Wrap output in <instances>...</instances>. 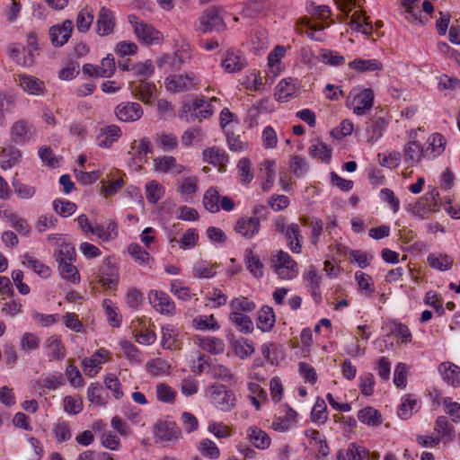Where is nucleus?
<instances>
[{
	"label": "nucleus",
	"instance_id": "1",
	"mask_svg": "<svg viewBox=\"0 0 460 460\" xmlns=\"http://www.w3.org/2000/svg\"><path fill=\"white\" fill-rule=\"evenodd\" d=\"M208 395L211 403L221 411L228 412L236 405L234 393L222 384H212L208 389Z\"/></svg>",
	"mask_w": 460,
	"mask_h": 460
},
{
	"label": "nucleus",
	"instance_id": "2",
	"mask_svg": "<svg viewBox=\"0 0 460 460\" xmlns=\"http://www.w3.org/2000/svg\"><path fill=\"white\" fill-rule=\"evenodd\" d=\"M36 134L33 124L25 119L15 120L10 127V141L15 145H24L31 142Z\"/></svg>",
	"mask_w": 460,
	"mask_h": 460
},
{
	"label": "nucleus",
	"instance_id": "3",
	"mask_svg": "<svg viewBox=\"0 0 460 460\" xmlns=\"http://www.w3.org/2000/svg\"><path fill=\"white\" fill-rule=\"evenodd\" d=\"M272 267L279 277L283 279H291L298 273L296 262L288 252L283 251H279L273 255Z\"/></svg>",
	"mask_w": 460,
	"mask_h": 460
},
{
	"label": "nucleus",
	"instance_id": "4",
	"mask_svg": "<svg viewBox=\"0 0 460 460\" xmlns=\"http://www.w3.org/2000/svg\"><path fill=\"white\" fill-rule=\"evenodd\" d=\"M196 26L197 30L204 33L213 31H223L226 29L223 18L219 15V10L216 7L205 11Z\"/></svg>",
	"mask_w": 460,
	"mask_h": 460
},
{
	"label": "nucleus",
	"instance_id": "5",
	"mask_svg": "<svg viewBox=\"0 0 460 460\" xmlns=\"http://www.w3.org/2000/svg\"><path fill=\"white\" fill-rule=\"evenodd\" d=\"M128 21L134 28L135 34L143 43L151 45L159 41L161 33L152 25L140 21L135 15H129Z\"/></svg>",
	"mask_w": 460,
	"mask_h": 460
},
{
	"label": "nucleus",
	"instance_id": "6",
	"mask_svg": "<svg viewBox=\"0 0 460 460\" xmlns=\"http://www.w3.org/2000/svg\"><path fill=\"white\" fill-rule=\"evenodd\" d=\"M195 75L193 73L185 75H172L166 78L165 87L172 93L190 91L195 88Z\"/></svg>",
	"mask_w": 460,
	"mask_h": 460
},
{
	"label": "nucleus",
	"instance_id": "7",
	"mask_svg": "<svg viewBox=\"0 0 460 460\" xmlns=\"http://www.w3.org/2000/svg\"><path fill=\"white\" fill-rule=\"evenodd\" d=\"M155 442H172L179 439L181 432L174 421H160L155 427Z\"/></svg>",
	"mask_w": 460,
	"mask_h": 460
},
{
	"label": "nucleus",
	"instance_id": "8",
	"mask_svg": "<svg viewBox=\"0 0 460 460\" xmlns=\"http://www.w3.org/2000/svg\"><path fill=\"white\" fill-rule=\"evenodd\" d=\"M117 119L123 122H135L143 116V109L137 102H124L115 108Z\"/></svg>",
	"mask_w": 460,
	"mask_h": 460
},
{
	"label": "nucleus",
	"instance_id": "9",
	"mask_svg": "<svg viewBox=\"0 0 460 460\" xmlns=\"http://www.w3.org/2000/svg\"><path fill=\"white\" fill-rule=\"evenodd\" d=\"M148 299L156 311L163 314H173L175 313L174 302L170 296L162 291L151 290Z\"/></svg>",
	"mask_w": 460,
	"mask_h": 460
},
{
	"label": "nucleus",
	"instance_id": "10",
	"mask_svg": "<svg viewBox=\"0 0 460 460\" xmlns=\"http://www.w3.org/2000/svg\"><path fill=\"white\" fill-rule=\"evenodd\" d=\"M74 28L71 20H66L61 25H53L49 28V38L55 47L64 46L71 37Z\"/></svg>",
	"mask_w": 460,
	"mask_h": 460
},
{
	"label": "nucleus",
	"instance_id": "11",
	"mask_svg": "<svg viewBox=\"0 0 460 460\" xmlns=\"http://www.w3.org/2000/svg\"><path fill=\"white\" fill-rule=\"evenodd\" d=\"M115 28V16L113 12L106 7H102L97 15L96 33L101 36L111 34Z\"/></svg>",
	"mask_w": 460,
	"mask_h": 460
},
{
	"label": "nucleus",
	"instance_id": "12",
	"mask_svg": "<svg viewBox=\"0 0 460 460\" xmlns=\"http://www.w3.org/2000/svg\"><path fill=\"white\" fill-rule=\"evenodd\" d=\"M260 219L258 217H241L237 219L234 230L242 236L251 239L260 231Z\"/></svg>",
	"mask_w": 460,
	"mask_h": 460
},
{
	"label": "nucleus",
	"instance_id": "13",
	"mask_svg": "<svg viewBox=\"0 0 460 460\" xmlns=\"http://www.w3.org/2000/svg\"><path fill=\"white\" fill-rule=\"evenodd\" d=\"M155 169L160 172L172 173L173 175L181 174L185 167L177 163L174 156L163 155L154 159Z\"/></svg>",
	"mask_w": 460,
	"mask_h": 460
},
{
	"label": "nucleus",
	"instance_id": "14",
	"mask_svg": "<svg viewBox=\"0 0 460 460\" xmlns=\"http://www.w3.org/2000/svg\"><path fill=\"white\" fill-rule=\"evenodd\" d=\"M204 161L218 166V171L226 172V164L229 161V156L226 152L221 148L212 146L203 151Z\"/></svg>",
	"mask_w": 460,
	"mask_h": 460
},
{
	"label": "nucleus",
	"instance_id": "15",
	"mask_svg": "<svg viewBox=\"0 0 460 460\" xmlns=\"http://www.w3.org/2000/svg\"><path fill=\"white\" fill-rule=\"evenodd\" d=\"M246 65L247 62L244 57L239 51L235 52L234 49H228L222 60V66L228 73H237L243 70Z\"/></svg>",
	"mask_w": 460,
	"mask_h": 460
},
{
	"label": "nucleus",
	"instance_id": "16",
	"mask_svg": "<svg viewBox=\"0 0 460 460\" xmlns=\"http://www.w3.org/2000/svg\"><path fill=\"white\" fill-rule=\"evenodd\" d=\"M17 82L22 89L29 94L40 95L43 93L45 89L44 83L41 80L30 75H19Z\"/></svg>",
	"mask_w": 460,
	"mask_h": 460
},
{
	"label": "nucleus",
	"instance_id": "17",
	"mask_svg": "<svg viewBox=\"0 0 460 460\" xmlns=\"http://www.w3.org/2000/svg\"><path fill=\"white\" fill-rule=\"evenodd\" d=\"M429 148L423 149L417 141H409L403 147L405 161L411 164L419 163L422 157L429 156Z\"/></svg>",
	"mask_w": 460,
	"mask_h": 460
},
{
	"label": "nucleus",
	"instance_id": "18",
	"mask_svg": "<svg viewBox=\"0 0 460 460\" xmlns=\"http://www.w3.org/2000/svg\"><path fill=\"white\" fill-rule=\"evenodd\" d=\"M438 371L445 382L452 386H460V367L452 362H443Z\"/></svg>",
	"mask_w": 460,
	"mask_h": 460
},
{
	"label": "nucleus",
	"instance_id": "19",
	"mask_svg": "<svg viewBox=\"0 0 460 460\" xmlns=\"http://www.w3.org/2000/svg\"><path fill=\"white\" fill-rule=\"evenodd\" d=\"M98 282L106 290L114 289L119 284L118 270L110 265L100 269Z\"/></svg>",
	"mask_w": 460,
	"mask_h": 460
},
{
	"label": "nucleus",
	"instance_id": "20",
	"mask_svg": "<svg viewBox=\"0 0 460 460\" xmlns=\"http://www.w3.org/2000/svg\"><path fill=\"white\" fill-rule=\"evenodd\" d=\"M356 105L353 111L357 115H363L373 106L374 93L371 89H364L361 93L357 94L354 98Z\"/></svg>",
	"mask_w": 460,
	"mask_h": 460
},
{
	"label": "nucleus",
	"instance_id": "21",
	"mask_svg": "<svg viewBox=\"0 0 460 460\" xmlns=\"http://www.w3.org/2000/svg\"><path fill=\"white\" fill-rule=\"evenodd\" d=\"M284 235L287 240V244L291 252L294 253H300L302 248L301 242L303 240L300 226L296 223L288 225V229Z\"/></svg>",
	"mask_w": 460,
	"mask_h": 460
},
{
	"label": "nucleus",
	"instance_id": "22",
	"mask_svg": "<svg viewBox=\"0 0 460 460\" xmlns=\"http://www.w3.org/2000/svg\"><path fill=\"white\" fill-rule=\"evenodd\" d=\"M246 434L250 442L259 449H266L270 445V436L256 426L248 428Z\"/></svg>",
	"mask_w": 460,
	"mask_h": 460
},
{
	"label": "nucleus",
	"instance_id": "23",
	"mask_svg": "<svg viewBox=\"0 0 460 460\" xmlns=\"http://www.w3.org/2000/svg\"><path fill=\"white\" fill-rule=\"evenodd\" d=\"M155 146L164 152H172L178 147L177 137L166 131L158 132L154 136Z\"/></svg>",
	"mask_w": 460,
	"mask_h": 460
},
{
	"label": "nucleus",
	"instance_id": "24",
	"mask_svg": "<svg viewBox=\"0 0 460 460\" xmlns=\"http://www.w3.org/2000/svg\"><path fill=\"white\" fill-rule=\"evenodd\" d=\"M285 408V414L275 416L272 420L271 428L274 430L284 432L288 430L291 424L295 421L296 412L288 405H286Z\"/></svg>",
	"mask_w": 460,
	"mask_h": 460
},
{
	"label": "nucleus",
	"instance_id": "25",
	"mask_svg": "<svg viewBox=\"0 0 460 460\" xmlns=\"http://www.w3.org/2000/svg\"><path fill=\"white\" fill-rule=\"evenodd\" d=\"M275 323V314L273 308L264 305L258 312L257 327L262 332H270Z\"/></svg>",
	"mask_w": 460,
	"mask_h": 460
},
{
	"label": "nucleus",
	"instance_id": "26",
	"mask_svg": "<svg viewBox=\"0 0 460 460\" xmlns=\"http://www.w3.org/2000/svg\"><path fill=\"white\" fill-rule=\"evenodd\" d=\"M121 136V130L117 125H110L101 129L98 137L101 147H109Z\"/></svg>",
	"mask_w": 460,
	"mask_h": 460
},
{
	"label": "nucleus",
	"instance_id": "27",
	"mask_svg": "<svg viewBox=\"0 0 460 460\" xmlns=\"http://www.w3.org/2000/svg\"><path fill=\"white\" fill-rule=\"evenodd\" d=\"M349 23L353 30L360 31L364 34H370L373 31V26L369 21V17L362 14L361 12L356 11L350 17Z\"/></svg>",
	"mask_w": 460,
	"mask_h": 460
},
{
	"label": "nucleus",
	"instance_id": "28",
	"mask_svg": "<svg viewBox=\"0 0 460 460\" xmlns=\"http://www.w3.org/2000/svg\"><path fill=\"white\" fill-rule=\"evenodd\" d=\"M349 67L359 72H371L383 69V65L377 59L355 58L349 64Z\"/></svg>",
	"mask_w": 460,
	"mask_h": 460
},
{
	"label": "nucleus",
	"instance_id": "29",
	"mask_svg": "<svg viewBox=\"0 0 460 460\" xmlns=\"http://www.w3.org/2000/svg\"><path fill=\"white\" fill-rule=\"evenodd\" d=\"M172 232L169 234L170 243L177 242L180 248L183 250L194 247L199 240V234L195 228L188 229L180 240H176L175 236H172Z\"/></svg>",
	"mask_w": 460,
	"mask_h": 460
},
{
	"label": "nucleus",
	"instance_id": "30",
	"mask_svg": "<svg viewBox=\"0 0 460 460\" xmlns=\"http://www.w3.org/2000/svg\"><path fill=\"white\" fill-rule=\"evenodd\" d=\"M358 419L360 422L372 426H379L383 421L381 413L373 407L360 410L358 412Z\"/></svg>",
	"mask_w": 460,
	"mask_h": 460
},
{
	"label": "nucleus",
	"instance_id": "31",
	"mask_svg": "<svg viewBox=\"0 0 460 460\" xmlns=\"http://www.w3.org/2000/svg\"><path fill=\"white\" fill-rule=\"evenodd\" d=\"M48 355L50 359H62L66 356V349L61 340L57 336H51L46 341Z\"/></svg>",
	"mask_w": 460,
	"mask_h": 460
},
{
	"label": "nucleus",
	"instance_id": "32",
	"mask_svg": "<svg viewBox=\"0 0 460 460\" xmlns=\"http://www.w3.org/2000/svg\"><path fill=\"white\" fill-rule=\"evenodd\" d=\"M58 270L61 277L74 284L80 282V274L77 268L73 265L72 261H65L61 259L58 264Z\"/></svg>",
	"mask_w": 460,
	"mask_h": 460
},
{
	"label": "nucleus",
	"instance_id": "33",
	"mask_svg": "<svg viewBox=\"0 0 460 460\" xmlns=\"http://www.w3.org/2000/svg\"><path fill=\"white\" fill-rule=\"evenodd\" d=\"M428 141L429 146L427 148H429L428 157L435 158L444 152L447 142L443 135L434 133L429 137Z\"/></svg>",
	"mask_w": 460,
	"mask_h": 460
},
{
	"label": "nucleus",
	"instance_id": "34",
	"mask_svg": "<svg viewBox=\"0 0 460 460\" xmlns=\"http://www.w3.org/2000/svg\"><path fill=\"white\" fill-rule=\"evenodd\" d=\"M220 194L214 187H210L204 194L203 205L211 213H217L220 209Z\"/></svg>",
	"mask_w": 460,
	"mask_h": 460
},
{
	"label": "nucleus",
	"instance_id": "35",
	"mask_svg": "<svg viewBox=\"0 0 460 460\" xmlns=\"http://www.w3.org/2000/svg\"><path fill=\"white\" fill-rule=\"evenodd\" d=\"M229 319L242 332L251 333L253 331L252 321L248 315L243 313H231Z\"/></svg>",
	"mask_w": 460,
	"mask_h": 460
},
{
	"label": "nucleus",
	"instance_id": "36",
	"mask_svg": "<svg viewBox=\"0 0 460 460\" xmlns=\"http://www.w3.org/2000/svg\"><path fill=\"white\" fill-rule=\"evenodd\" d=\"M435 430L447 440L455 438V428L449 423L447 417L439 416L435 422Z\"/></svg>",
	"mask_w": 460,
	"mask_h": 460
},
{
	"label": "nucleus",
	"instance_id": "37",
	"mask_svg": "<svg viewBox=\"0 0 460 460\" xmlns=\"http://www.w3.org/2000/svg\"><path fill=\"white\" fill-rule=\"evenodd\" d=\"M208 366V374L211 376L212 378L221 379L226 382L233 379L234 374L227 367L217 362L211 363Z\"/></svg>",
	"mask_w": 460,
	"mask_h": 460
},
{
	"label": "nucleus",
	"instance_id": "38",
	"mask_svg": "<svg viewBox=\"0 0 460 460\" xmlns=\"http://www.w3.org/2000/svg\"><path fill=\"white\" fill-rule=\"evenodd\" d=\"M93 22V10L85 7L82 9L76 17V28L80 32H86L89 31Z\"/></svg>",
	"mask_w": 460,
	"mask_h": 460
},
{
	"label": "nucleus",
	"instance_id": "39",
	"mask_svg": "<svg viewBox=\"0 0 460 460\" xmlns=\"http://www.w3.org/2000/svg\"><path fill=\"white\" fill-rule=\"evenodd\" d=\"M386 126V121L383 118H377L371 121L367 126V136L369 142H375L382 137V132Z\"/></svg>",
	"mask_w": 460,
	"mask_h": 460
},
{
	"label": "nucleus",
	"instance_id": "40",
	"mask_svg": "<svg viewBox=\"0 0 460 460\" xmlns=\"http://www.w3.org/2000/svg\"><path fill=\"white\" fill-rule=\"evenodd\" d=\"M217 264H211L207 261L196 263L192 268V275L199 279L212 278L216 274Z\"/></svg>",
	"mask_w": 460,
	"mask_h": 460
},
{
	"label": "nucleus",
	"instance_id": "41",
	"mask_svg": "<svg viewBox=\"0 0 460 460\" xmlns=\"http://www.w3.org/2000/svg\"><path fill=\"white\" fill-rule=\"evenodd\" d=\"M15 107V97L6 92L0 91V123L4 120L5 114L12 112Z\"/></svg>",
	"mask_w": 460,
	"mask_h": 460
},
{
	"label": "nucleus",
	"instance_id": "42",
	"mask_svg": "<svg viewBox=\"0 0 460 460\" xmlns=\"http://www.w3.org/2000/svg\"><path fill=\"white\" fill-rule=\"evenodd\" d=\"M128 252L138 264L150 265L154 261L150 254L137 243H131L128 246Z\"/></svg>",
	"mask_w": 460,
	"mask_h": 460
},
{
	"label": "nucleus",
	"instance_id": "43",
	"mask_svg": "<svg viewBox=\"0 0 460 460\" xmlns=\"http://www.w3.org/2000/svg\"><path fill=\"white\" fill-rule=\"evenodd\" d=\"M230 306L232 309L231 313H251L256 308L254 302L244 296L234 298L230 303Z\"/></svg>",
	"mask_w": 460,
	"mask_h": 460
},
{
	"label": "nucleus",
	"instance_id": "44",
	"mask_svg": "<svg viewBox=\"0 0 460 460\" xmlns=\"http://www.w3.org/2000/svg\"><path fill=\"white\" fill-rule=\"evenodd\" d=\"M245 261L249 271L255 278H261L262 276L263 264L259 258L253 255L252 250L245 251Z\"/></svg>",
	"mask_w": 460,
	"mask_h": 460
},
{
	"label": "nucleus",
	"instance_id": "45",
	"mask_svg": "<svg viewBox=\"0 0 460 460\" xmlns=\"http://www.w3.org/2000/svg\"><path fill=\"white\" fill-rule=\"evenodd\" d=\"M23 263L31 267L34 272L42 278H48L51 274V270L49 267L38 261L37 259L30 256L29 254L24 255Z\"/></svg>",
	"mask_w": 460,
	"mask_h": 460
},
{
	"label": "nucleus",
	"instance_id": "46",
	"mask_svg": "<svg viewBox=\"0 0 460 460\" xmlns=\"http://www.w3.org/2000/svg\"><path fill=\"white\" fill-rule=\"evenodd\" d=\"M309 153L314 157L322 159L323 162H328L332 156V149L320 140L309 147Z\"/></svg>",
	"mask_w": 460,
	"mask_h": 460
},
{
	"label": "nucleus",
	"instance_id": "47",
	"mask_svg": "<svg viewBox=\"0 0 460 460\" xmlns=\"http://www.w3.org/2000/svg\"><path fill=\"white\" fill-rule=\"evenodd\" d=\"M102 305L107 315V320L111 326L119 327L121 323V316L118 313L117 308L113 306L112 301L110 299H104Z\"/></svg>",
	"mask_w": 460,
	"mask_h": 460
},
{
	"label": "nucleus",
	"instance_id": "48",
	"mask_svg": "<svg viewBox=\"0 0 460 460\" xmlns=\"http://www.w3.org/2000/svg\"><path fill=\"white\" fill-rule=\"evenodd\" d=\"M200 347L204 350H207L214 354L221 353L225 349V344L223 341L216 337L201 339Z\"/></svg>",
	"mask_w": 460,
	"mask_h": 460
},
{
	"label": "nucleus",
	"instance_id": "49",
	"mask_svg": "<svg viewBox=\"0 0 460 460\" xmlns=\"http://www.w3.org/2000/svg\"><path fill=\"white\" fill-rule=\"evenodd\" d=\"M429 264L438 270H447L453 265V259L448 255L435 256L429 254L428 256Z\"/></svg>",
	"mask_w": 460,
	"mask_h": 460
},
{
	"label": "nucleus",
	"instance_id": "50",
	"mask_svg": "<svg viewBox=\"0 0 460 460\" xmlns=\"http://www.w3.org/2000/svg\"><path fill=\"white\" fill-rule=\"evenodd\" d=\"M252 49L255 53L265 51L269 47L267 32L264 31H256L251 40Z\"/></svg>",
	"mask_w": 460,
	"mask_h": 460
},
{
	"label": "nucleus",
	"instance_id": "51",
	"mask_svg": "<svg viewBox=\"0 0 460 460\" xmlns=\"http://www.w3.org/2000/svg\"><path fill=\"white\" fill-rule=\"evenodd\" d=\"M238 174L240 181L243 184L250 183L253 179V174L251 172V162L248 158H242L237 164Z\"/></svg>",
	"mask_w": 460,
	"mask_h": 460
},
{
	"label": "nucleus",
	"instance_id": "52",
	"mask_svg": "<svg viewBox=\"0 0 460 460\" xmlns=\"http://www.w3.org/2000/svg\"><path fill=\"white\" fill-rule=\"evenodd\" d=\"M137 95L144 103H149L154 93L155 85L153 83L141 81L137 88H136Z\"/></svg>",
	"mask_w": 460,
	"mask_h": 460
},
{
	"label": "nucleus",
	"instance_id": "53",
	"mask_svg": "<svg viewBox=\"0 0 460 460\" xmlns=\"http://www.w3.org/2000/svg\"><path fill=\"white\" fill-rule=\"evenodd\" d=\"M311 414L313 420L320 423H324L328 420L327 406L323 399L317 398Z\"/></svg>",
	"mask_w": 460,
	"mask_h": 460
},
{
	"label": "nucleus",
	"instance_id": "54",
	"mask_svg": "<svg viewBox=\"0 0 460 460\" xmlns=\"http://www.w3.org/2000/svg\"><path fill=\"white\" fill-rule=\"evenodd\" d=\"M116 69L115 60L112 55L109 54L106 58H103L101 61V65L98 66V75L100 77H111L113 75Z\"/></svg>",
	"mask_w": 460,
	"mask_h": 460
},
{
	"label": "nucleus",
	"instance_id": "55",
	"mask_svg": "<svg viewBox=\"0 0 460 460\" xmlns=\"http://www.w3.org/2000/svg\"><path fill=\"white\" fill-rule=\"evenodd\" d=\"M416 406V400L411 395L402 398V402L398 408V416L402 420H408L412 415V411Z\"/></svg>",
	"mask_w": 460,
	"mask_h": 460
},
{
	"label": "nucleus",
	"instance_id": "56",
	"mask_svg": "<svg viewBox=\"0 0 460 460\" xmlns=\"http://www.w3.org/2000/svg\"><path fill=\"white\" fill-rule=\"evenodd\" d=\"M119 345L128 360L138 363L142 361L140 351L132 342L123 340L119 342Z\"/></svg>",
	"mask_w": 460,
	"mask_h": 460
},
{
	"label": "nucleus",
	"instance_id": "57",
	"mask_svg": "<svg viewBox=\"0 0 460 460\" xmlns=\"http://www.w3.org/2000/svg\"><path fill=\"white\" fill-rule=\"evenodd\" d=\"M131 149L135 151L137 155H146L153 154V146L148 137H142L138 140H134L131 143Z\"/></svg>",
	"mask_w": 460,
	"mask_h": 460
},
{
	"label": "nucleus",
	"instance_id": "58",
	"mask_svg": "<svg viewBox=\"0 0 460 460\" xmlns=\"http://www.w3.org/2000/svg\"><path fill=\"white\" fill-rule=\"evenodd\" d=\"M146 192L147 200L152 204H155L162 198L163 186L155 181H149L146 186Z\"/></svg>",
	"mask_w": 460,
	"mask_h": 460
},
{
	"label": "nucleus",
	"instance_id": "59",
	"mask_svg": "<svg viewBox=\"0 0 460 460\" xmlns=\"http://www.w3.org/2000/svg\"><path fill=\"white\" fill-rule=\"evenodd\" d=\"M194 324L199 330H218L219 324L216 321L213 314L201 315L194 319Z\"/></svg>",
	"mask_w": 460,
	"mask_h": 460
},
{
	"label": "nucleus",
	"instance_id": "60",
	"mask_svg": "<svg viewBox=\"0 0 460 460\" xmlns=\"http://www.w3.org/2000/svg\"><path fill=\"white\" fill-rule=\"evenodd\" d=\"M355 279L358 281L359 288L367 295L370 296L374 292V283L369 275L362 271H357L355 273Z\"/></svg>",
	"mask_w": 460,
	"mask_h": 460
},
{
	"label": "nucleus",
	"instance_id": "61",
	"mask_svg": "<svg viewBox=\"0 0 460 460\" xmlns=\"http://www.w3.org/2000/svg\"><path fill=\"white\" fill-rule=\"evenodd\" d=\"M54 210L61 217H68L75 213L76 205L71 201L55 199L53 202Z\"/></svg>",
	"mask_w": 460,
	"mask_h": 460
},
{
	"label": "nucleus",
	"instance_id": "62",
	"mask_svg": "<svg viewBox=\"0 0 460 460\" xmlns=\"http://www.w3.org/2000/svg\"><path fill=\"white\" fill-rule=\"evenodd\" d=\"M156 396L163 402H172L175 398V392L168 385L161 383L156 385Z\"/></svg>",
	"mask_w": 460,
	"mask_h": 460
},
{
	"label": "nucleus",
	"instance_id": "63",
	"mask_svg": "<svg viewBox=\"0 0 460 460\" xmlns=\"http://www.w3.org/2000/svg\"><path fill=\"white\" fill-rule=\"evenodd\" d=\"M199 451L204 456L211 459H215L219 456V449L213 441L208 438L203 439L199 443Z\"/></svg>",
	"mask_w": 460,
	"mask_h": 460
},
{
	"label": "nucleus",
	"instance_id": "64",
	"mask_svg": "<svg viewBox=\"0 0 460 460\" xmlns=\"http://www.w3.org/2000/svg\"><path fill=\"white\" fill-rule=\"evenodd\" d=\"M347 456L349 460H369V452L364 447L350 444L348 450Z\"/></svg>",
	"mask_w": 460,
	"mask_h": 460
}]
</instances>
